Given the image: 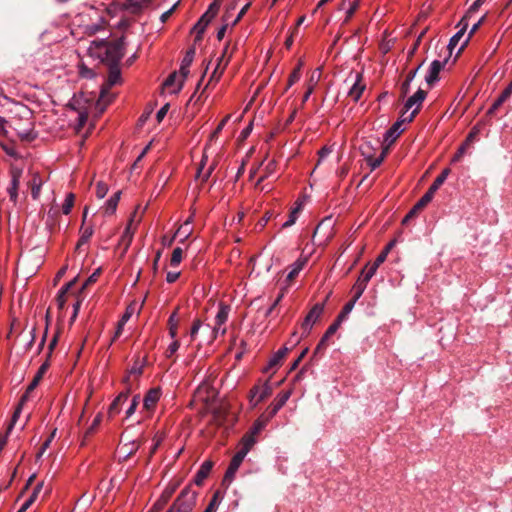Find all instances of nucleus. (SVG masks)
<instances>
[{"label": "nucleus", "mask_w": 512, "mask_h": 512, "mask_svg": "<svg viewBox=\"0 0 512 512\" xmlns=\"http://www.w3.org/2000/svg\"><path fill=\"white\" fill-rule=\"evenodd\" d=\"M125 50L124 38L107 42L105 40H93L89 47L88 53L91 57L97 58L102 62L110 65H117L122 59Z\"/></svg>", "instance_id": "1"}, {"label": "nucleus", "mask_w": 512, "mask_h": 512, "mask_svg": "<svg viewBox=\"0 0 512 512\" xmlns=\"http://www.w3.org/2000/svg\"><path fill=\"white\" fill-rule=\"evenodd\" d=\"M120 82L121 72L118 65H110L108 79L107 82L101 88L97 106H101L102 104L105 106L111 101L112 97L109 94V89L112 86L119 84Z\"/></svg>", "instance_id": "2"}, {"label": "nucleus", "mask_w": 512, "mask_h": 512, "mask_svg": "<svg viewBox=\"0 0 512 512\" xmlns=\"http://www.w3.org/2000/svg\"><path fill=\"white\" fill-rule=\"evenodd\" d=\"M360 151L362 156L367 161L368 165L371 167L372 170L376 169L381 165L383 160L385 159L387 153H388V146H385L382 149L381 154L378 157H375L376 148L373 146V144L370 141L364 142L360 146Z\"/></svg>", "instance_id": "3"}, {"label": "nucleus", "mask_w": 512, "mask_h": 512, "mask_svg": "<svg viewBox=\"0 0 512 512\" xmlns=\"http://www.w3.org/2000/svg\"><path fill=\"white\" fill-rule=\"evenodd\" d=\"M196 497L197 493L190 487L184 488L176 499L173 509L175 512H191L195 506Z\"/></svg>", "instance_id": "4"}, {"label": "nucleus", "mask_w": 512, "mask_h": 512, "mask_svg": "<svg viewBox=\"0 0 512 512\" xmlns=\"http://www.w3.org/2000/svg\"><path fill=\"white\" fill-rule=\"evenodd\" d=\"M450 173V169H444L440 175L436 177L427 192L417 202V207H425L434 197L436 191L442 186Z\"/></svg>", "instance_id": "5"}, {"label": "nucleus", "mask_w": 512, "mask_h": 512, "mask_svg": "<svg viewBox=\"0 0 512 512\" xmlns=\"http://www.w3.org/2000/svg\"><path fill=\"white\" fill-rule=\"evenodd\" d=\"M230 313V306L225 304L219 305V310L215 316V322L212 329L213 337L217 338L218 335H224L226 333V322Z\"/></svg>", "instance_id": "6"}, {"label": "nucleus", "mask_w": 512, "mask_h": 512, "mask_svg": "<svg viewBox=\"0 0 512 512\" xmlns=\"http://www.w3.org/2000/svg\"><path fill=\"white\" fill-rule=\"evenodd\" d=\"M323 312L324 303H317L310 309L301 324L304 336H307L310 333L313 325L319 320Z\"/></svg>", "instance_id": "7"}, {"label": "nucleus", "mask_w": 512, "mask_h": 512, "mask_svg": "<svg viewBox=\"0 0 512 512\" xmlns=\"http://www.w3.org/2000/svg\"><path fill=\"white\" fill-rule=\"evenodd\" d=\"M272 394V387L269 382L252 388L250 392V402L253 406L258 405L261 401Z\"/></svg>", "instance_id": "8"}, {"label": "nucleus", "mask_w": 512, "mask_h": 512, "mask_svg": "<svg viewBox=\"0 0 512 512\" xmlns=\"http://www.w3.org/2000/svg\"><path fill=\"white\" fill-rule=\"evenodd\" d=\"M427 93L422 90L418 89L414 95L409 97L405 103V109L406 111H409L413 108V111L409 117V120L411 121L413 117L416 115V113L419 111L422 102L425 100Z\"/></svg>", "instance_id": "9"}, {"label": "nucleus", "mask_w": 512, "mask_h": 512, "mask_svg": "<svg viewBox=\"0 0 512 512\" xmlns=\"http://www.w3.org/2000/svg\"><path fill=\"white\" fill-rule=\"evenodd\" d=\"M276 172V161L271 159L268 160L263 166V173L256 182V187H259L261 191H270L271 187L268 185H262L261 183L270 177H273Z\"/></svg>", "instance_id": "10"}, {"label": "nucleus", "mask_w": 512, "mask_h": 512, "mask_svg": "<svg viewBox=\"0 0 512 512\" xmlns=\"http://www.w3.org/2000/svg\"><path fill=\"white\" fill-rule=\"evenodd\" d=\"M366 89L365 83L362 81V75L360 73H356L354 75V81L352 86L349 88L348 96L355 102H357L362 96L364 90Z\"/></svg>", "instance_id": "11"}, {"label": "nucleus", "mask_w": 512, "mask_h": 512, "mask_svg": "<svg viewBox=\"0 0 512 512\" xmlns=\"http://www.w3.org/2000/svg\"><path fill=\"white\" fill-rule=\"evenodd\" d=\"M447 60L440 61L434 60L428 70V73L425 77L426 82L431 86L438 80V75L440 71L444 68Z\"/></svg>", "instance_id": "12"}, {"label": "nucleus", "mask_w": 512, "mask_h": 512, "mask_svg": "<svg viewBox=\"0 0 512 512\" xmlns=\"http://www.w3.org/2000/svg\"><path fill=\"white\" fill-rule=\"evenodd\" d=\"M161 390L160 388H152L150 389L143 399V407L147 411H152L157 402L160 400Z\"/></svg>", "instance_id": "13"}, {"label": "nucleus", "mask_w": 512, "mask_h": 512, "mask_svg": "<svg viewBox=\"0 0 512 512\" xmlns=\"http://www.w3.org/2000/svg\"><path fill=\"white\" fill-rule=\"evenodd\" d=\"M137 223L135 222V214L132 215L130 218L122 236H121V243L125 245L126 248L129 247V245L132 242L135 230H136Z\"/></svg>", "instance_id": "14"}, {"label": "nucleus", "mask_w": 512, "mask_h": 512, "mask_svg": "<svg viewBox=\"0 0 512 512\" xmlns=\"http://www.w3.org/2000/svg\"><path fill=\"white\" fill-rule=\"evenodd\" d=\"M228 46L225 47L221 57L218 59V63L212 73L211 78L218 80L224 72V69L229 63L231 55L227 56Z\"/></svg>", "instance_id": "15"}, {"label": "nucleus", "mask_w": 512, "mask_h": 512, "mask_svg": "<svg viewBox=\"0 0 512 512\" xmlns=\"http://www.w3.org/2000/svg\"><path fill=\"white\" fill-rule=\"evenodd\" d=\"M470 26V23L465 21L464 19H461L458 23L459 30L458 32L450 39L448 48L450 49V52H452L460 42L461 38L464 36L467 28Z\"/></svg>", "instance_id": "16"}, {"label": "nucleus", "mask_w": 512, "mask_h": 512, "mask_svg": "<svg viewBox=\"0 0 512 512\" xmlns=\"http://www.w3.org/2000/svg\"><path fill=\"white\" fill-rule=\"evenodd\" d=\"M128 395H129V391L127 390V391L121 392L113 400V402L110 404L109 409H108L109 417H114L115 415H117L120 412L122 404L128 399Z\"/></svg>", "instance_id": "17"}, {"label": "nucleus", "mask_w": 512, "mask_h": 512, "mask_svg": "<svg viewBox=\"0 0 512 512\" xmlns=\"http://www.w3.org/2000/svg\"><path fill=\"white\" fill-rule=\"evenodd\" d=\"M292 392L291 390L281 392L278 394L275 402L270 406V417H273L289 400Z\"/></svg>", "instance_id": "18"}, {"label": "nucleus", "mask_w": 512, "mask_h": 512, "mask_svg": "<svg viewBox=\"0 0 512 512\" xmlns=\"http://www.w3.org/2000/svg\"><path fill=\"white\" fill-rule=\"evenodd\" d=\"M212 467H213L212 461H209V460L204 461L195 475L194 483L198 486L202 485L204 480L210 474Z\"/></svg>", "instance_id": "19"}, {"label": "nucleus", "mask_w": 512, "mask_h": 512, "mask_svg": "<svg viewBox=\"0 0 512 512\" xmlns=\"http://www.w3.org/2000/svg\"><path fill=\"white\" fill-rule=\"evenodd\" d=\"M402 122L397 121L395 122L385 133L384 136V142L387 143V146L389 147L401 134L402 129Z\"/></svg>", "instance_id": "20"}, {"label": "nucleus", "mask_w": 512, "mask_h": 512, "mask_svg": "<svg viewBox=\"0 0 512 512\" xmlns=\"http://www.w3.org/2000/svg\"><path fill=\"white\" fill-rule=\"evenodd\" d=\"M512 94V82L502 91L499 97L494 101L488 114H493Z\"/></svg>", "instance_id": "21"}, {"label": "nucleus", "mask_w": 512, "mask_h": 512, "mask_svg": "<svg viewBox=\"0 0 512 512\" xmlns=\"http://www.w3.org/2000/svg\"><path fill=\"white\" fill-rule=\"evenodd\" d=\"M19 184H20V171H13L11 183H10V186L8 187V194H9L10 199L13 202L17 201Z\"/></svg>", "instance_id": "22"}, {"label": "nucleus", "mask_w": 512, "mask_h": 512, "mask_svg": "<svg viewBox=\"0 0 512 512\" xmlns=\"http://www.w3.org/2000/svg\"><path fill=\"white\" fill-rule=\"evenodd\" d=\"M193 229L190 226V221H185L175 232L173 238H178L179 242H185L192 234Z\"/></svg>", "instance_id": "23"}, {"label": "nucleus", "mask_w": 512, "mask_h": 512, "mask_svg": "<svg viewBox=\"0 0 512 512\" xmlns=\"http://www.w3.org/2000/svg\"><path fill=\"white\" fill-rule=\"evenodd\" d=\"M121 197V191L114 193L105 203L104 210L105 214L112 215L117 209L119 200Z\"/></svg>", "instance_id": "24"}, {"label": "nucleus", "mask_w": 512, "mask_h": 512, "mask_svg": "<svg viewBox=\"0 0 512 512\" xmlns=\"http://www.w3.org/2000/svg\"><path fill=\"white\" fill-rule=\"evenodd\" d=\"M307 263V258L306 257H300L298 258L292 265H291V270L290 272L288 273L287 275V280L288 281H291L292 279H294L298 274L299 272L304 268V266L306 265Z\"/></svg>", "instance_id": "25"}, {"label": "nucleus", "mask_w": 512, "mask_h": 512, "mask_svg": "<svg viewBox=\"0 0 512 512\" xmlns=\"http://www.w3.org/2000/svg\"><path fill=\"white\" fill-rule=\"evenodd\" d=\"M378 267L379 266L376 265L375 262L372 265H370V266L367 265L362 270V272H361V274H360V276H359V278L357 280L367 285L368 282L371 280V278L375 275Z\"/></svg>", "instance_id": "26"}, {"label": "nucleus", "mask_w": 512, "mask_h": 512, "mask_svg": "<svg viewBox=\"0 0 512 512\" xmlns=\"http://www.w3.org/2000/svg\"><path fill=\"white\" fill-rule=\"evenodd\" d=\"M178 309H176L168 319V332L169 336L174 339L177 337L179 319H178Z\"/></svg>", "instance_id": "27"}, {"label": "nucleus", "mask_w": 512, "mask_h": 512, "mask_svg": "<svg viewBox=\"0 0 512 512\" xmlns=\"http://www.w3.org/2000/svg\"><path fill=\"white\" fill-rule=\"evenodd\" d=\"M257 442V439L254 435L247 432L240 441V449L241 451H245L246 454L252 449V447Z\"/></svg>", "instance_id": "28"}, {"label": "nucleus", "mask_w": 512, "mask_h": 512, "mask_svg": "<svg viewBox=\"0 0 512 512\" xmlns=\"http://www.w3.org/2000/svg\"><path fill=\"white\" fill-rule=\"evenodd\" d=\"M93 227L92 226H84L82 225L80 228V238L78 240V243L76 245V249H80V247L90 240V238L93 235Z\"/></svg>", "instance_id": "29"}, {"label": "nucleus", "mask_w": 512, "mask_h": 512, "mask_svg": "<svg viewBox=\"0 0 512 512\" xmlns=\"http://www.w3.org/2000/svg\"><path fill=\"white\" fill-rule=\"evenodd\" d=\"M206 160H207V157L204 155L200 162V165L198 167L197 174H196V177L198 179H201L202 182H205L208 180V178L210 177V175L214 169V166H210L206 170L204 169L205 165H206Z\"/></svg>", "instance_id": "30"}, {"label": "nucleus", "mask_w": 512, "mask_h": 512, "mask_svg": "<svg viewBox=\"0 0 512 512\" xmlns=\"http://www.w3.org/2000/svg\"><path fill=\"white\" fill-rule=\"evenodd\" d=\"M289 350L290 348L284 346L281 349H279L276 353H274L269 360L268 367L271 369L278 366L281 363L282 359L287 355Z\"/></svg>", "instance_id": "31"}, {"label": "nucleus", "mask_w": 512, "mask_h": 512, "mask_svg": "<svg viewBox=\"0 0 512 512\" xmlns=\"http://www.w3.org/2000/svg\"><path fill=\"white\" fill-rule=\"evenodd\" d=\"M360 0H343L340 9L346 10V19L345 21H348L354 12L356 11Z\"/></svg>", "instance_id": "32"}, {"label": "nucleus", "mask_w": 512, "mask_h": 512, "mask_svg": "<svg viewBox=\"0 0 512 512\" xmlns=\"http://www.w3.org/2000/svg\"><path fill=\"white\" fill-rule=\"evenodd\" d=\"M212 18L208 15L203 14L201 18L197 21V23L193 27V31L198 34V38L201 37L203 32L205 31L207 25L211 22Z\"/></svg>", "instance_id": "33"}, {"label": "nucleus", "mask_w": 512, "mask_h": 512, "mask_svg": "<svg viewBox=\"0 0 512 512\" xmlns=\"http://www.w3.org/2000/svg\"><path fill=\"white\" fill-rule=\"evenodd\" d=\"M485 19V15L481 16L480 18H478L477 20H475L474 22H470L471 24V29H470V32H469V35L468 37L462 42V44L460 45L458 51L460 52L465 46L466 44L468 43L469 41V38L471 37L472 34H474L478 28L480 27V25L483 23Z\"/></svg>", "instance_id": "34"}, {"label": "nucleus", "mask_w": 512, "mask_h": 512, "mask_svg": "<svg viewBox=\"0 0 512 512\" xmlns=\"http://www.w3.org/2000/svg\"><path fill=\"white\" fill-rule=\"evenodd\" d=\"M485 0H476L468 9V11L466 12V14L463 16L462 19H464L465 21L467 22H471V20H473L475 14L477 13V11L479 10V8L481 7V5L484 3Z\"/></svg>", "instance_id": "35"}, {"label": "nucleus", "mask_w": 512, "mask_h": 512, "mask_svg": "<svg viewBox=\"0 0 512 512\" xmlns=\"http://www.w3.org/2000/svg\"><path fill=\"white\" fill-rule=\"evenodd\" d=\"M75 279L67 283L64 287L61 288L57 297V304L60 309H62L66 303V293L67 291L74 285Z\"/></svg>", "instance_id": "36"}, {"label": "nucleus", "mask_w": 512, "mask_h": 512, "mask_svg": "<svg viewBox=\"0 0 512 512\" xmlns=\"http://www.w3.org/2000/svg\"><path fill=\"white\" fill-rule=\"evenodd\" d=\"M151 2H152V0H128L127 7L132 12H137V11L147 7Z\"/></svg>", "instance_id": "37"}, {"label": "nucleus", "mask_w": 512, "mask_h": 512, "mask_svg": "<svg viewBox=\"0 0 512 512\" xmlns=\"http://www.w3.org/2000/svg\"><path fill=\"white\" fill-rule=\"evenodd\" d=\"M267 422L268 419L258 418L248 432L256 437L266 427Z\"/></svg>", "instance_id": "38"}, {"label": "nucleus", "mask_w": 512, "mask_h": 512, "mask_svg": "<svg viewBox=\"0 0 512 512\" xmlns=\"http://www.w3.org/2000/svg\"><path fill=\"white\" fill-rule=\"evenodd\" d=\"M396 240L390 241L385 249L377 256L376 260L374 261L376 265L380 266L387 258V255L389 254L390 250L395 246Z\"/></svg>", "instance_id": "39"}, {"label": "nucleus", "mask_w": 512, "mask_h": 512, "mask_svg": "<svg viewBox=\"0 0 512 512\" xmlns=\"http://www.w3.org/2000/svg\"><path fill=\"white\" fill-rule=\"evenodd\" d=\"M340 323L341 322H339L337 319L335 323H333L332 325L329 326V328L325 332L324 336L322 337L320 343L318 344L317 350H319L320 347L324 344V342L337 331Z\"/></svg>", "instance_id": "40"}, {"label": "nucleus", "mask_w": 512, "mask_h": 512, "mask_svg": "<svg viewBox=\"0 0 512 512\" xmlns=\"http://www.w3.org/2000/svg\"><path fill=\"white\" fill-rule=\"evenodd\" d=\"M301 209V204H298L291 212H290V215L288 217V219L282 224V227L283 228H288L290 226H292L297 218H298V213Z\"/></svg>", "instance_id": "41"}, {"label": "nucleus", "mask_w": 512, "mask_h": 512, "mask_svg": "<svg viewBox=\"0 0 512 512\" xmlns=\"http://www.w3.org/2000/svg\"><path fill=\"white\" fill-rule=\"evenodd\" d=\"M74 200H75V196L73 193L67 194L65 201L62 205L63 214L68 215L71 212V210L74 206Z\"/></svg>", "instance_id": "42"}, {"label": "nucleus", "mask_w": 512, "mask_h": 512, "mask_svg": "<svg viewBox=\"0 0 512 512\" xmlns=\"http://www.w3.org/2000/svg\"><path fill=\"white\" fill-rule=\"evenodd\" d=\"M416 73H417V69L412 70L407 74L406 79L402 83V86H401V92H402L403 96H405L409 92L410 84L413 81Z\"/></svg>", "instance_id": "43"}, {"label": "nucleus", "mask_w": 512, "mask_h": 512, "mask_svg": "<svg viewBox=\"0 0 512 512\" xmlns=\"http://www.w3.org/2000/svg\"><path fill=\"white\" fill-rule=\"evenodd\" d=\"M189 67L190 66H185V65H182L181 64V67H180V76H179V82L177 84V86L173 89V92L174 93H177L181 90L182 86H183V82H184V79L186 78V76L188 75L189 73Z\"/></svg>", "instance_id": "44"}, {"label": "nucleus", "mask_w": 512, "mask_h": 512, "mask_svg": "<svg viewBox=\"0 0 512 512\" xmlns=\"http://www.w3.org/2000/svg\"><path fill=\"white\" fill-rule=\"evenodd\" d=\"M355 303V300H350L344 305L341 313L337 317L339 322H342L350 314V312L353 310L355 306Z\"/></svg>", "instance_id": "45"}, {"label": "nucleus", "mask_w": 512, "mask_h": 512, "mask_svg": "<svg viewBox=\"0 0 512 512\" xmlns=\"http://www.w3.org/2000/svg\"><path fill=\"white\" fill-rule=\"evenodd\" d=\"M182 257H183L182 248L176 247L172 252V256H171V260H170L171 266L177 267L181 263Z\"/></svg>", "instance_id": "46"}, {"label": "nucleus", "mask_w": 512, "mask_h": 512, "mask_svg": "<svg viewBox=\"0 0 512 512\" xmlns=\"http://www.w3.org/2000/svg\"><path fill=\"white\" fill-rule=\"evenodd\" d=\"M246 455L247 454L245 453V451L238 450L237 453L233 456L229 466L238 469Z\"/></svg>", "instance_id": "47"}, {"label": "nucleus", "mask_w": 512, "mask_h": 512, "mask_svg": "<svg viewBox=\"0 0 512 512\" xmlns=\"http://www.w3.org/2000/svg\"><path fill=\"white\" fill-rule=\"evenodd\" d=\"M179 82V75L177 73H172L164 82V86L167 89H170V92H173V89L177 86Z\"/></svg>", "instance_id": "48"}, {"label": "nucleus", "mask_w": 512, "mask_h": 512, "mask_svg": "<svg viewBox=\"0 0 512 512\" xmlns=\"http://www.w3.org/2000/svg\"><path fill=\"white\" fill-rule=\"evenodd\" d=\"M220 5H221V0H214L209 5L207 11L204 14L208 15L210 18L213 19L217 15Z\"/></svg>", "instance_id": "49"}, {"label": "nucleus", "mask_w": 512, "mask_h": 512, "mask_svg": "<svg viewBox=\"0 0 512 512\" xmlns=\"http://www.w3.org/2000/svg\"><path fill=\"white\" fill-rule=\"evenodd\" d=\"M367 285L360 282V281H356L354 287H353V290L355 291V294H354V297L352 300H355V302H357V300L362 296V294L364 293L365 289H366Z\"/></svg>", "instance_id": "50"}, {"label": "nucleus", "mask_w": 512, "mask_h": 512, "mask_svg": "<svg viewBox=\"0 0 512 512\" xmlns=\"http://www.w3.org/2000/svg\"><path fill=\"white\" fill-rule=\"evenodd\" d=\"M39 382L40 376H35L32 382L28 385L25 394L22 396L20 404L24 403L27 400L29 393L32 392L37 387Z\"/></svg>", "instance_id": "51"}, {"label": "nucleus", "mask_w": 512, "mask_h": 512, "mask_svg": "<svg viewBox=\"0 0 512 512\" xmlns=\"http://www.w3.org/2000/svg\"><path fill=\"white\" fill-rule=\"evenodd\" d=\"M301 67H302V63L300 62L298 64V66L291 73V75L289 77L288 87H291L294 83L299 81V79L301 77V72H300L301 71Z\"/></svg>", "instance_id": "52"}, {"label": "nucleus", "mask_w": 512, "mask_h": 512, "mask_svg": "<svg viewBox=\"0 0 512 512\" xmlns=\"http://www.w3.org/2000/svg\"><path fill=\"white\" fill-rule=\"evenodd\" d=\"M230 117V115H227L224 119H222V121L218 124L216 129L211 133L210 141H213L218 137L219 133L223 130L224 126L229 121Z\"/></svg>", "instance_id": "53"}, {"label": "nucleus", "mask_w": 512, "mask_h": 512, "mask_svg": "<svg viewBox=\"0 0 512 512\" xmlns=\"http://www.w3.org/2000/svg\"><path fill=\"white\" fill-rule=\"evenodd\" d=\"M108 190V185L102 181H99L96 185V196L99 199H102L107 195Z\"/></svg>", "instance_id": "54"}, {"label": "nucleus", "mask_w": 512, "mask_h": 512, "mask_svg": "<svg viewBox=\"0 0 512 512\" xmlns=\"http://www.w3.org/2000/svg\"><path fill=\"white\" fill-rule=\"evenodd\" d=\"M101 421H102V414H100V413H99V414L94 418V420H93L92 424L90 425V427L86 430V432H85L84 436H85V437H88V436H90L91 434H93V433H94V431L97 429V427L100 425Z\"/></svg>", "instance_id": "55"}, {"label": "nucleus", "mask_w": 512, "mask_h": 512, "mask_svg": "<svg viewBox=\"0 0 512 512\" xmlns=\"http://www.w3.org/2000/svg\"><path fill=\"white\" fill-rule=\"evenodd\" d=\"M79 74L81 77L86 78V79H91L95 76L94 71L92 69L88 68L84 64L79 65Z\"/></svg>", "instance_id": "56"}, {"label": "nucleus", "mask_w": 512, "mask_h": 512, "mask_svg": "<svg viewBox=\"0 0 512 512\" xmlns=\"http://www.w3.org/2000/svg\"><path fill=\"white\" fill-rule=\"evenodd\" d=\"M144 363L142 361H135L129 370V375L139 376L142 374Z\"/></svg>", "instance_id": "57"}, {"label": "nucleus", "mask_w": 512, "mask_h": 512, "mask_svg": "<svg viewBox=\"0 0 512 512\" xmlns=\"http://www.w3.org/2000/svg\"><path fill=\"white\" fill-rule=\"evenodd\" d=\"M172 340L173 341L169 344L167 351H166L167 357H171L172 355H174L180 347V342L176 338H174Z\"/></svg>", "instance_id": "58"}, {"label": "nucleus", "mask_w": 512, "mask_h": 512, "mask_svg": "<svg viewBox=\"0 0 512 512\" xmlns=\"http://www.w3.org/2000/svg\"><path fill=\"white\" fill-rule=\"evenodd\" d=\"M40 189H41V181L40 180L37 181V179L34 178L33 182H32V188H31V194L34 199H37L39 197Z\"/></svg>", "instance_id": "59"}, {"label": "nucleus", "mask_w": 512, "mask_h": 512, "mask_svg": "<svg viewBox=\"0 0 512 512\" xmlns=\"http://www.w3.org/2000/svg\"><path fill=\"white\" fill-rule=\"evenodd\" d=\"M200 328H201V321L200 320H195L193 322V325H192V327L190 329V333H189L190 341H193L195 339V337L198 334Z\"/></svg>", "instance_id": "60"}, {"label": "nucleus", "mask_w": 512, "mask_h": 512, "mask_svg": "<svg viewBox=\"0 0 512 512\" xmlns=\"http://www.w3.org/2000/svg\"><path fill=\"white\" fill-rule=\"evenodd\" d=\"M168 110H169V104H165L164 106H162V107L158 110V112H157V114H156V118H157V121H158V122H161V121L164 119V117H165V116L167 115V113H168Z\"/></svg>", "instance_id": "61"}, {"label": "nucleus", "mask_w": 512, "mask_h": 512, "mask_svg": "<svg viewBox=\"0 0 512 512\" xmlns=\"http://www.w3.org/2000/svg\"><path fill=\"white\" fill-rule=\"evenodd\" d=\"M133 314V308L128 307L120 320V327H124Z\"/></svg>", "instance_id": "62"}, {"label": "nucleus", "mask_w": 512, "mask_h": 512, "mask_svg": "<svg viewBox=\"0 0 512 512\" xmlns=\"http://www.w3.org/2000/svg\"><path fill=\"white\" fill-rule=\"evenodd\" d=\"M194 53L195 52L193 49L189 50L184 56L181 64L185 66H190L194 58Z\"/></svg>", "instance_id": "63"}, {"label": "nucleus", "mask_w": 512, "mask_h": 512, "mask_svg": "<svg viewBox=\"0 0 512 512\" xmlns=\"http://www.w3.org/2000/svg\"><path fill=\"white\" fill-rule=\"evenodd\" d=\"M180 276V272L178 271H170L166 275V281L168 283H174Z\"/></svg>", "instance_id": "64"}]
</instances>
